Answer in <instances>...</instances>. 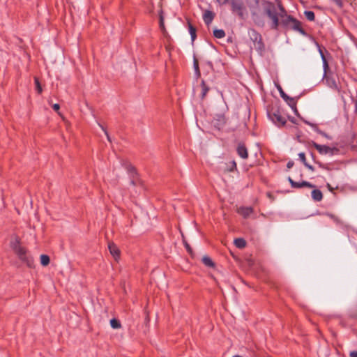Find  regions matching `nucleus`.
Wrapping results in <instances>:
<instances>
[{
	"instance_id": "1",
	"label": "nucleus",
	"mask_w": 357,
	"mask_h": 357,
	"mask_svg": "<svg viewBox=\"0 0 357 357\" xmlns=\"http://www.w3.org/2000/svg\"><path fill=\"white\" fill-rule=\"evenodd\" d=\"M255 3L261 8L264 14L271 20L270 27L277 30L280 25L284 29H290L299 32L303 36L306 31L301 27L300 22L287 14V12L279 0L272 2L267 0H255Z\"/></svg>"
},
{
	"instance_id": "2",
	"label": "nucleus",
	"mask_w": 357,
	"mask_h": 357,
	"mask_svg": "<svg viewBox=\"0 0 357 357\" xmlns=\"http://www.w3.org/2000/svg\"><path fill=\"white\" fill-rule=\"evenodd\" d=\"M11 248L22 261L26 263L28 266L31 265V259L26 255V250L20 245L17 240L11 243Z\"/></svg>"
},
{
	"instance_id": "3",
	"label": "nucleus",
	"mask_w": 357,
	"mask_h": 357,
	"mask_svg": "<svg viewBox=\"0 0 357 357\" xmlns=\"http://www.w3.org/2000/svg\"><path fill=\"white\" fill-rule=\"evenodd\" d=\"M222 3H229L231 6V11L236 13L240 18L244 19L245 6L242 0H223Z\"/></svg>"
},
{
	"instance_id": "4",
	"label": "nucleus",
	"mask_w": 357,
	"mask_h": 357,
	"mask_svg": "<svg viewBox=\"0 0 357 357\" xmlns=\"http://www.w3.org/2000/svg\"><path fill=\"white\" fill-rule=\"evenodd\" d=\"M268 118L278 127L283 126L286 123L285 118L278 109H271L267 111Z\"/></svg>"
},
{
	"instance_id": "5",
	"label": "nucleus",
	"mask_w": 357,
	"mask_h": 357,
	"mask_svg": "<svg viewBox=\"0 0 357 357\" xmlns=\"http://www.w3.org/2000/svg\"><path fill=\"white\" fill-rule=\"evenodd\" d=\"M312 146L321 155H330L331 156H332L338 151V149L337 148H331L326 145H321L314 142H312Z\"/></svg>"
},
{
	"instance_id": "6",
	"label": "nucleus",
	"mask_w": 357,
	"mask_h": 357,
	"mask_svg": "<svg viewBox=\"0 0 357 357\" xmlns=\"http://www.w3.org/2000/svg\"><path fill=\"white\" fill-rule=\"evenodd\" d=\"M279 91H280V96L282 98V99L284 100H285L287 104L293 109L294 110V114L296 115V116H299L298 114V110L296 107V104H295V102H294V100L293 98H290L289 97L284 91L282 89L281 86H279L278 87Z\"/></svg>"
},
{
	"instance_id": "7",
	"label": "nucleus",
	"mask_w": 357,
	"mask_h": 357,
	"mask_svg": "<svg viewBox=\"0 0 357 357\" xmlns=\"http://www.w3.org/2000/svg\"><path fill=\"white\" fill-rule=\"evenodd\" d=\"M252 18L258 26H264V21L261 18V17L257 13L256 10L252 6H250Z\"/></svg>"
},
{
	"instance_id": "8",
	"label": "nucleus",
	"mask_w": 357,
	"mask_h": 357,
	"mask_svg": "<svg viewBox=\"0 0 357 357\" xmlns=\"http://www.w3.org/2000/svg\"><path fill=\"white\" fill-rule=\"evenodd\" d=\"M220 168L225 172H231L236 169V163L234 160H231L227 162H221Z\"/></svg>"
},
{
	"instance_id": "9",
	"label": "nucleus",
	"mask_w": 357,
	"mask_h": 357,
	"mask_svg": "<svg viewBox=\"0 0 357 357\" xmlns=\"http://www.w3.org/2000/svg\"><path fill=\"white\" fill-rule=\"evenodd\" d=\"M302 120L303 121V122L310 126L314 132H316L317 134H319L321 135V136L324 137L325 138H326L327 139H329L331 140L332 139V137L328 135L326 132H325L324 131H322L321 130H320L317 125L315 124V123H313L312 122H310L309 121H307V120H305V119H303Z\"/></svg>"
},
{
	"instance_id": "10",
	"label": "nucleus",
	"mask_w": 357,
	"mask_h": 357,
	"mask_svg": "<svg viewBox=\"0 0 357 357\" xmlns=\"http://www.w3.org/2000/svg\"><path fill=\"white\" fill-rule=\"evenodd\" d=\"M236 151L238 155L243 159H246L248 157V150L244 144H238Z\"/></svg>"
},
{
	"instance_id": "11",
	"label": "nucleus",
	"mask_w": 357,
	"mask_h": 357,
	"mask_svg": "<svg viewBox=\"0 0 357 357\" xmlns=\"http://www.w3.org/2000/svg\"><path fill=\"white\" fill-rule=\"evenodd\" d=\"M126 169L128 172V174H129V176L130 177V183L132 185H135V181L134 176L137 175V172L135 169V168L131 166L129 164H126Z\"/></svg>"
},
{
	"instance_id": "12",
	"label": "nucleus",
	"mask_w": 357,
	"mask_h": 357,
	"mask_svg": "<svg viewBox=\"0 0 357 357\" xmlns=\"http://www.w3.org/2000/svg\"><path fill=\"white\" fill-rule=\"evenodd\" d=\"M214 13L211 10H206L203 15V20L206 25L210 24L214 18Z\"/></svg>"
},
{
	"instance_id": "13",
	"label": "nucleus",
	"mask_w": 357,
	"mask_h": 357,
	"mask_svg": "<svg viewBox=\"0 0 357 357\" xmlns=\"http://www.w3.org/2000/svg\"><path fill=\"white\" fill-rule=\"evenodd\" d=\"M253 212L252 207H240L238 209V213L241 215L243 218H247Z\"/></svg>"
},
{
	"instance_id": "14",
	"label": "nucleus",
	"mask_w": 357,
	"mask_h": 357,
	"mask_svg": "<svg viewBox=\"0 0 357 357\" xmlns=\"http://www.w3.org/2000/svg\"><path fill=\"white\" fill-rule=\"evenodd\" d=\"M109 250L114 258L117 260L119 258L120 251L118 247L114 243L109 244Z\"/></svg>"
},
{
	"instance_id": "15",
	"label": "nucleus",
	"mask_w": 357,
	"mask_h": 357,
	"mask_svg": "<svg viewBox=\"0 0 357 357\" xmlns=\"http://www.w3.org/2000/svg\"><path fill=\"white\" fill-rule=\"evenodd\" d=\"M249 33L252 40L261 43V36L257 31L251 29Z\"/></svg>"
},
{
	"instance_id": "16",
	"label": "nucleus",
	"mask_w": 357,
	"mask_h": 357,
	"mask_svg": "<svg viewBox=\"0 0 357 357\" xmlns=\"http://www.w3.org/2000/svg\"><path fill=\"white\" fill-rule=\"evenodd\" d=\"M312 198L315 202H319L323 198L322 192L319 189H314L311 192Z\"/></svg>"
},
{
	"instance_id": "17",
	"label": "nucleus",
	"mask_w": 357,
	"mask_h": 357,
	"mask_svg": "<svg viewBox=\"0 0 357 357\" xmlns=\"http://www.w3.org/2000/svg\"><path fill=\"white\" fill-rule=\"evenodd\" d=\"M202 261L203 264L208 267L213 268L215 266V264L213 263L212 259L208 256L203 257Z\"/></svg>"
},
{
	"instance_id": "18",
	"label": "nucleus",
	"mask_w": 357,
	"mask_h": 357,
	"mask_svg": "<svg viewBox=\"0 0 357 357\" xmlns=\"http://www.w3.org/2000/svg\"><path fill=\"white\" fill-rule=\"evenodd\" d=\"M234 244L238 248H243L246 245V242L245 239L238 238L234 240Z\"/></svg>"
},
{
	"instance_id": "19",
	"label": "nucleus",
	"mask_w": 357,
	"mask_h": 357,
	"mask_svg": "<svg viewBox=\"0 0 357 357\" xmlns=\"http://www.w3.org/2000/svg\"><path fill=\"white\" fill-rule=\"evenodd\" d=\"M213 36L216 38L220 39L225 36V33L223 29H215L213 31Z\"/></svg>"
},
{
	"instance_id": "20",
	"label": "nucleus",
	"mask_w": 357,
	"mask_h": 357,
	"mask_svg": "<svg viewBox=\"0 0 357 357\" xmlns=\"http://www.w3.org/2000/svg\"><path fill=\"white\" fill-rule=\"evenodd\" d=\"M304 15L309 21L312 22L314 20L315 16L314 12L311 10H305L304 12Z\"/></svg>"
},
{
	"instance_id": "21",
	"label": "nucleus",
	"mask_w": 357,
	"mask_h": 357,
	"mask_svg": "<svg viewBox=\"0 0 357 357\" xmlns=\"http://www.w3.org/2000/svg\"><path fill=\"white\" fill-rule=\"evenodd\" d=\"M288 181L290 183L291 186L292 188H302L301 182L294 181L291 177L288 178Z\"/></svg>"
},
{
	"instance_id": "22",
	"label": "nucleus",
	"mask_w": 357,
	"mask_h": 357,
	"mask_svg": "<svg viewBox=\"0 0 357 357\" xmlns=\"http://www.w3.org/2000/svg\"><path fill=\"white\" fill-rule=\"evenodd\" d=\"M189 33L190 34V36H191V40L192 41H194L195 39L196 38V29L195 28L190 24H189Z\"/></svg>"
},
{
	"instance_id": "23",
	"label": "nucleus",
	"mask_w": 357,
	"mask_h": 357,
	"mask_svg": "<svg viewBox=\"0 0 357 357\" xmlns=\"http://www.w3.org/2000/svg\"><path fill=\"white\" fill-rule=\"evenodd\" d=\"M40 263L43 266H47L50 263V257L46 255H40Z\"/></svg>"
},
{
	"instance_id": "24",
	"label": "nucleus",
	"mask_w": 357,
	"mask_h": 357,
	"mask_svg": "<svg viewBox=\"0 0 357 357\" xmlns=\"http://www.w3.org/2000/svg\"><path fill=\"white\" fill-rule=\"evenodd\" d=\"M209 88L205 84L204 81L202 82V98H204L207 94Z\"/></svg>"
},
{
	"instance_id": "25",
	"label": "nucleus",
	"mask_w": 357,
	"mask_h": 357,
	"mask_svg": "<svg viewBox=\"0 0 357 357\" xmlns=\"http://www.w3.org/2000/svg\"><path fill=\"white\" fill-rule=\"evenodd\" d=\"M111 327L114 329H117L121 327V324L119 320L116 319H112L110 320Z\"/></svg>"
},
{
	"instance_id": "26",
	"label": "nucleus",
	"mask_w": 357,
	"mask_h": 357,
	"mask_svg": "<svg viewBox=\"0 0 357 357\" xmlns=\"http://www.w3.org/2000/svg\"><path fill=\"white\" fill-rule=\"evenodd\" d=\"M193 67H194V70H195L196 75H199L200 71H199V64H198L197 60L195 58H194V61H193Z\"/></svg>"
},
{
	"instance_id": "27",
	"label": "nucleus",
	"mask_w": 357,
	"mask_h": 357,
	"mask_svg": "<svg viewBox=\"0 0 357 357\" xmlns=\"http://www.w3.org/2000/svg\"><path fill=\"white\" fill-rule=\"evenodd\" d=\"M35 84H36V88L38 93H41L42 87L40 86V84L38 79L36 77L35 78Z\"/></svg>"
},
{
	"instance_id": "28",
	"label": "nucleus",
	"mask_w": 357,
	"mask_h": 357,
	"mask_svg": "<svg viewBox=\"0 0 357 357\" xmlns=\"http://www.w3.org/2000/svg\"><path fill=\"white\" fill-rule=\"evenodd\" d=\"M298 157H299V159L301 160V161L303 163V165H305L307 162L306 161V158H305V153L303 152H301L298 153Z\"/></svg>"
},
{
	"instance_id": "29",
	"label": "nucleus",
	"mask_w": 357,
	"mask_h": 357,
	"mask_svg": "<svg viewBox=\"0 0 357 357\" xmlns=\"http://www.w3.org/2000/svg\"><path fill=\"white\" fill-rule=\"evenodd\" d=\"M322 63H323V68H324V75H325L326 73V70L328 68V61L325 56H323Z\"/></svg>"
},
{
	"instance_id": "30",
	"label": "nucleus",
	"mask_w": 357,
	"mask_h": 357,
	"mask_svg": "<svg viewBox=\"0 0 357 357\" xmlns=\"http://www.w3.org/2000/svg\"><path fill=\"white\" fill-rule=\"evenodd\" d=\"M302 188L307 187V188H314V185L311 183L305 181H301Z\"/></svg>"
},
{
	"instance_id": "31",
	"label": "nucleus",
	"mask_w": 357,
	"mask_h": 357,
	"mask_svg": "<svg viewBox=\"0 0 357 357\" xmlns=\"http://www.w3.org/2000/svg\"><path fill=\"white\" fill-rule=\"evenodd\" d=\"M314 44H315V45H316V47H317V50H318L319 53V54H320V56H321V60H323V56H324V53H323V51H322V50H321V48L320 45H319V43H318L317 42H316V41H314Z\"/></svg>"
},
{
	"instance_id": "32",
	"label": "nucleus",
	"mask_w": 357,
	"mask_h": 357,
	"mask_svg": "<svg viewBox=\"0 0 357 357\" xmlns=\"http://www.w3.org/2000/svg\"><path fill=\"white\" fill-rule=\"evenodd\" d=\"M98 125L102 128V130L104 131L105 134L107 136V138L108 141L111 142V138H110L107 131L105 129V128L102 125H100V123H98Z\"/></svg>"
},
{
	"instance_id": "33",
	"label": "nucleus",
	"mask_w": 357,
	"mask_h": 357,
	"mask_svg": "<svg viewBox=\"0 0 357 357\" xmlns=\"http://www.w3.org/2000/svg\"><path fill=\"white\" fill-rule=\"evenodd\" d=\"M305 166L310 170H311L312 172H314V168L313 166H312L311 165L308 164V163H306L305 165Z\"/></svg>"
},
{
	"instance_id": "34",
	"label": "nucleus",
	"mask_w": 357,
	"mask_h": 357,
	"mask_svg": "<svg viewBox=\"0 0 357 357\" xmlns=\"http://www.w3.org/2000/svg\"><path fill=\"white\" fill-rule=\"evenodd\" d=\"M293 166H294V162H293L292 160L289 161V162H287V167L288 169L291 168Z\"/></svg>"
},
{
	"instance_id": "35",
	"label": "nucleus",
	"mask_w": 357,
	"mask_h": 357,
	"mask_svg": "<svg viewBox=\"0 0 357 357\" xmlns=\"http://www.w3.org/2000/svg\"><path fill=\"white\" fill-rule=\"evenodd\" d=\"M52 108L54 111H58L60 108V106L59 104L56 103L53 105Z\"/></svg>"
},
{
	"instance_id": "36",
	"label": "nucleus",
	"mask_w": 357,
	"mask_h": 357,
	"mask_svg": "<svg viewBox=\"0 0 357 357\" xmlns=\"http://www.w3.org/2000/svg\"><path fill=\"white\" fill-rule=\"evenodd\" d=\"M350 357H357V351H352L349 354Z\"/></svg>"
},
{
	"instance_id": "37",
	"label": "nucleus",
	"mask_w": 357,
	"mask_h": 357,
	"mask_svg": "<svg viewBox=\"0 0 357 357\" xmlns=\"http://www.w3.org/2000/svg\"><path fill=\"white\" fill-rule=\"evenodd\" d=\"M160 27H163L164 24H163V18L162 16H160Z\"/></svg>"
},
{
	"instance_id": "38",
	"label": "nucleus",
	"mask_w": 357,
	"mask_h": 357,
	"mask_svg": "<svg viewBox=\"0 0 357 357\" xmlns=\"http://www.w3.org/2000/svg\"><path fill=\"white\" fill-rule=\"evenodd\" d=\"M185 248L188 252H190L191 249L190 248V245L188 243H185Z\"/></svg>"
},
{
	"instance_id": "39",
	"label": "nucleus",
	"mask_w": 357,
	"mask_h": 357,
	"mask_svg": "<svg viewBox=\"0 0 357 357\" xmlns=\"http://www.w3.org/2000/svg\"><path fill=\"white\" fill-rule=\"evenodd\" d=\"M217 2L220 4V5H224L225 3H222L223 0H216Z\"/></svg>"
},
{
	"instance_id": "40",
	"label": "nucleus",
	"mask_w": 357,
	"mask_h": 357,
	"mask_svg": "<svg viewBox=\"0 0 357 357\" xmlns=\"http://www.w3.org/2000/svg\"><path fill=\"white\" fill-rule=\"evenodd\" d=\"M317 164H318V165L321 167V168H324V165H322L321 162H316Z\"/></svg>"
},
{
	"instance_id": "41",
	"label": "nucleus",
	"mask_w": 357,
	"mask_h": 357,
	"mask_svg": "<svg viewBox=\"0 0 357 357\" xmlns=\"http://www.w3.org/2000/svg\"><path fill=\"white\" fill-rule=\"evenodd\" d=\"M220 121H222V124L224 123V117L222 116H220Z\"/></svg>"
},
{
	"instance_id": "42",
	"label": "nucleus",
	"mask_w": 357,
	"mask_h": 357,
	"mask_svg": "<svg viewBox=\"0 0 357 357\" xmlns=\"http://www.w3.org/2000/svg\"><path fill=\"white\" fill-rule=\"evenodd\" d=\"M331 218L334 220V221L337 222V218H335L333 215H331Z\"/></svg>"
},
{
	"instance_id": "43",
	"label": "nucleus",
	"mask_w": 357,
	"mask_h": 357,
	"mask_svg": "<svg viewBox=\"0 0 357 357\" xmlns=\"http://www.w3.org/2000/svg\"><path fill=\"white\" fill-rule=\"evenodd\" d=\"M233 357H242V356H238V355H235V356H234Z\"/></svg>"
}]
</instances>
